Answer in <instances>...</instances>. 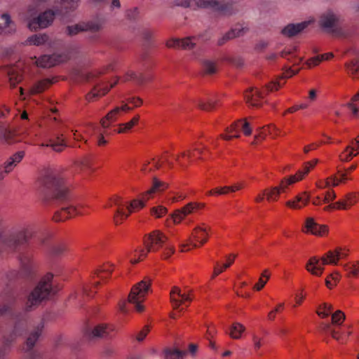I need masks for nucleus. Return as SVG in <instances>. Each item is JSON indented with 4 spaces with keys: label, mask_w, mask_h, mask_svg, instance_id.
Here are the masks:
<instances>
[{
    "label": "nucleus",
    "mask_w": 359,
    "mask_h": 359,
    "mask_svg": "<svg viewBox=\"0 0 359 359\" xmlns=\"http://www.w3.org/2000/svg\"><path fill=\"white\" fill-rule=\"evenodd\" d=\"M42 190L46 200H53L60 206L54 215L56 222H60L83 212L74 203L63 178L53 170H48L41 180Z\"/></svg>",
    "instance_id": "nucleus-1"
},
{
    "label": "nucleus",
    "mask_w": 359,
    "mask_h": 359,
    "mask_svg": "<svg viewBox=\"0 0 359 359\" xmlns=\"http://www.w3.org/2000/svg\"><path fill=\"white\" fill-rule=\"evenodd\" d=\"M101 72H90L86 75V80L93 86L92 90L86 95L88 102H93L98 97L106 95L119 81L116 77L114 82H109L105 77L100 76Z\"/></svg>",
    "instance_id": "nucleus-2"
},
{
    "label": "nucleus",
    "mask_w": 359,
    "mask_h": 359,
    "mask_svg": "<svg viewBox=\"0 0 359 359\" xmlns=\"http://www.w3.org/2000/svg\"><path fill=\"white\" fill-rule=\"evenodd\" d=\"M53 278L52 273H47L30 292L26 302L27 310H32L53 294L51 285Z\"/></svg>",
    "instance_id": "nucleus-3"
},
{
    "label": "nucleus",
    "mask_w": 359,
    "mask_h": 359,
    "mask_svg": "<svg viewBox=\"0 0 359 359\" xmlns=\"http://www.w3.org/2000/svg\"><path fill=\"white\" fill-rule=\"evenodd\" d=\"M37 4L30 5L25 17V20L28 21V27L30 29L36 30L46 28L51 25L55 16V13L53 11L47 10L38 17L33 18L37 12Z\"/></svg>",
    "instance_id": "nucleus-4"
},
{
    "label": "nucleus",
    "mask_w": 359,
    "mask_h": 359,
    "mask_svg": "<svg viewBox=\"0 0 359 359\" xmlns=\"http://www.w3.org/2000/svg\"><path fill=\"white\" fill-rule=\"evenodd\" d=\"M33 230L27 228L13 233H0V250H15L18 245L27 242L32 236Z\"/></svg>",
    "instance_id": "nucleus-5"
},
{
    "label": "nucleus",
    "mask_w": 359,
    "mask_h": 359,
    "mask_svg": "<svg viewBox=\"0 0 359 359\" xmlns=\"http://www.w3.org/2000/svg\"><path fill=\"white\" fill-rule=\"evenodd\" d=\"M168 238L160 231L156 230L145 236L144 244L145 249L140 251L139 259L147 257L149 252H156L162 248Z\"/></svg>",
    "instance_id": "nucleus-6"
},
{
    "label": "nucleus",
    "mask_w": 359,
    "mask_h": 359,
    "mask_svg": "<svg viewBox=\"0 0 359 359\" xmlns=\"http://www.w3.org/2000/svg\"><path fill=\"white\" fill-rule=\"evenodd\" d=\"M150 279L145 278L132 287L130 293L128 295V302L135 305V309L138 312L144 311V306L142 305V302L144 300L150 288Z\"/></svg>",
    "instance_id": "nucleus-7"
},
{
    "label": "nucleus",
    "mask_w": 359,
    "mask_h": 359,
    "mask_svg": "<svg viewBox=\"0 0 359 359\" xmlns=\"http://www.w3.org/2000/svg\"><path fill=\"white\" fill-rule=\"evenodd\" d=\"M197 7L213 8L224 15H231L234 13L233 2L231 0H192Z\"/></svg>",
    "instance_id": "nucleus-8"
},
{
    "label": "nucleus",
    "mask_w": 359,
    "mask_h": 359,
    "mask_svg": "<svg viewBox=\"0 0 359 359\" xmlns=\"http://www.w3.org/2000/svg\"><path fill=\"white\" fill-rule=\"evenodd\" d=\"M318 159H314L311 161L307 162L304 164L302 170H299L296 175H291L287 178H284L281 180L279 186H277L280 189V191H286L287 187L293 183L301 180L304 175H306L311 168H313L318 163Z\"/></svg>",
    "instance_id": "nucleus-9"
},
{
    "label": "nucleus",
    "mask_w": 359,
    "mask_h": 359,
    "mask_svg": "<svg viewBox=\"0 0 359 359\" xmlns=\"http://www.w3.org/2000/svg\"><path fill=\"white\" fill-rule=\"evenodd\" d=\"M43 327V323L41 322L39 323L34 330L29 333L25 344V346L23 348L26 353H28V359H36L39 357V353L36 351H33L32 348L35 345V343L38 340L39 336L41 334Z\"/></svg>",
    "instance_id": "nucleus-10"
},
{
    "label": "nucleus",
    "mask_w": 359,
    "mask_h": 359,
    "mask_svg": "<svg viewBox=\"0 0 359 359\" xmlns=\"http://www.w3.org/2000/svg\"><path fill=\"white\" fill-rule=\"evenodd\" d=\"M133 109V108L128 105L126 102L122 101L121 106L116 107L111 109L104 118L100 120L102 128H109L111 123L116 121L118 118L121 116L123 113L130 111Z\"/></svg>",
    "instance_id": "nucleus-11"
},
{
    "label": "nucleus",
    "mask_w": 359,
    "mask_h": 359,
    "mask_svg": "<svg viewBox=\"0 0 359 359\" xmlns=\"http://www.w3.org/2000/svg\"><path fill=\"white\" fill-rule=\"evenodd\" d=\"M113 205L116 206V210L114 215V222L116 225H119L129 217L127 214L126 206L127 203L124 201L122 197L119 196H114L110 198Z\"/></svg>",
    "instance_id": "nucleus-12"
},
{
    "label": "nucleus",
    "mask_w": 359,
    "mask_h": 359,
    "mask_svg": "<svg viewBox=\"0 0 359 359\" xmlns=\"http://www.w3.org/2000/svg\"><path fill=\"white\" fill-rule=\"evenodd\" d=\"M339 16L332 11L323 13L319 20V25L328 32H334L337 29Z\"/></svg>",
    "instance_id": "nucleus-13"
},
{
    "label": "nucleus",
    "mask_w": 359,
    "mask_h": 359,
    "mask_svg": "<svg viewBox=\"0 0 359 359\" xmlns=\"http://www.w3.org/2000/svg\"><path fill=\"white\" fill-rule=\"evenodd\" d=\"M170 302L174 309H180L181 304L186 302H191V298L189 294L182 293L181 290L177 287H172L170 293Z\"/></svg>",
    "instance_id": "nucleus-14"
},
{
    "label": "nucleus",
    "mask_w": 359,
    "mask_h": 359,
    "mask_svg": "<svg viewBox=\"0 0 359 359\" xmlns=\"http://www.w3.org/2000/svg\"><path fill=\"white\" fill-rule=\"evenodd\" d=\"M196 38L195 36L187 37L183 39H172L167 41L166 46L168 48H182L185 50H191L196 45Z\"/></svg>",
    "instance_id": "nucleus-15"
},
{
    "label": "nucleus",
    "mask_w": 359,
    "mask_h": 359,
    "mask_svg": "<svg viewBox=\"0 0 359 359\" xmlns=\"http://www.w3.org/2000/svg\"><path fill=\"white\" fill-rule=\"evenodd\" d=\"M310 198L311 194L307 191H304L287 201L285 205L291 209L299 210L308 204Z\"/></svg>",
    "instance_id": "nucleus-16"
},
{
    "label": "nucleus",
    "mask_w": 359,
    "mask_h": 359,
    "mask_svg": "<svg viewBox=\"0 0 359 359\" xmlns=\"http://www.w3.org/2000/svg\"><path fill=\"white\" fill-rule=\"evenodd\" d=\"M34 60L37 66L47 68L53 67L57 63L62 62L63 57L62 55L53 54L52 55H44L38 59L35 57Z\"/></svg>",
    "instance_id": "nucleus-17"
},
{
    "label": "nucleus",
    "mask_w": 359,
    "mask_h": 359,
    "mask_svg": "<svg viewBox=\"0 0 359 359\" xmlns=\"http://www.w3.org/2000/svg\"><path fill=\"white\" fill-rule=\"evenodd\" d=\"M305 227L307 232L318 236H323L328 231V228L326 225L318 224L312 217L306 218Z\"/></svg>",
    "instance_id": "nucleus-18"
},
{
    "label": "nucleus",
    "mask_w": 359,
    "mask_h": 359,
    "mask_svg": "<svg viewBox=\"0 0 359 359\" xmlns=\"http://www.w3.org/2000/svg\"><path fill=\"white\" fill-rule=\"evenodd\" d=\"M359 154V139H352L340 155L342 161H348Z\"/></svg>",
    "instance_id": "nucleus-19"
},
{
    "label": "nucleus",
    "mask_w": 359,
    "mask_h": 359,
    "mask_svg": "<svg viewBox=\"0 0 359 359\" xmlns=\"http://www.w3.org/2000/svg\"><path fill=\"white\" fill-rule=\"evenodd\" d=\"M309 25V21H304L297 24H288L282 29V34L287 37L294 36L306 29Z\"/></svg>",
    "instance_id": "nucleus-20"
},
{
    "label": "nucleus",
    "mask_w": 359,
    "mask_h": 359,
    "mask_svg": "<svg viewBox=\"0 0 359 359\" xmlns=\"http://www.w3.org/2000/svg\"><path fill=\"white\" fill-rule=\"evenodd\" d=\"M9 79L11 87L14 88L22 79L21 68L19 65L7 67L5 69Z\"/></svg>",
    "instance_id": "nucleus-21"
},
{
    "label": "nucleus",
    "mask_w": 359,
    "mask_h": 359,
    "mask_svg": "<svg viewBox=\"0 0 359 359\" xmlns=\"http://www.w3.org/2000/svg\"><path fill=\"white\" fill-rule=\"evenodd\" d=\"M196 205L193 203H189L181 209L177 210L172 215V218L175 224L181 222L187 215L193 213L196 210Z\"/></svg>",
    "instance_id": "nucleus-22"
},
{
    "label": "nucleus",
    "mask_w": 359,
    "mask_h": 359,
    "mask_svg": "<svg viewBox=\"0 0 359 359\" xmlns=\"http://www.w3.org/2000/svg\"><path fill=\"white\" fill-rule=\"evenodd\" d=\"M262 97L263 93L256 88H250L245 93V99L247 103L252 107L259 106Z\"/></svg>",
    "instance_id": "nucleus-23"
},
{
    "label": "nucleus",
    "mask_w": 359,
    "mask_h": 359,
    "mask_svg": "<svg viewBox=\"0 0 359 359\" xmlns=\"http://www.w3.org/2000/svg\"><path fill=\"white\" fill-rule=\"evenodd\" d=\"M112 330L105 325H97L87 332L89 339L107 337Z\"/></svg>",
    "instance_id": "nucleus-24"
},
{
    "label": "nucleus",
    "mask_w": 359,
    "mask_h": 359,
    "mask_svg": "<svg viewBox=\"0 0 359 359\" xmlns=\"http://www.w3.org/2000/svg\"><path fill=\"white\" fill-rule=\"evenodd\" d=\"M324 265L320 263V259L316 257H312L306 264V269L313 276H320L324 271Z\"/></svg>",
    "instance_id": "nucleus-25"
},
{
    "label": "nucleus",
    "mask_w": 359,
    "mask_h": 359,
    "mask_svg": "<svg viewBox=\"0 0 359 359\" xmlns=\"http://www.w3.org/2000/svg\"><path fill=\"white\" fill-rule=\"evenodd\" d=\"M62 135H57L55 138H50L48 143H42L41 147H50L56 152H61L67 147L65 140L62 137Z\"/></svg>",
    "instance_id": "nucleus-26"
},
{
    "label": "nucleus",
    "mask_w": 359,
    "mask_h": 359,
    "mask_svg": "<svg viewBox=\"0 0 359 359\" xmlns=\"http://www.w3.org/2000/svg\"><path fill=\"white\" fill-rule=\"evenodd\" d=\"M25 156V152L22 151H18L12 156H11L1 166L4 169L5 173H9L13 168L20 163Z\"/></svg>",
    "instance_id": "nucleus-27"
},
{
    "label": "nucleus",
    "mask_w": 359,
    "mask_h": 359,
    "mask_svg": "<svg viewBox=\"0 0 359 359\" xmlns=\"http://www.w3.org/2000/svg\"><path fill=\"white\" fill-rule=\"evenodd\" d=\"M15 300V294L11 290H6L0 297V316L4 314Z\"/></svg>",
    "instance_id": "nucleus-28"
},
{
    "label": "nucleus",
    "mask_w": 359,
    "mask_h": 359,
    "mask_svg": "<svg viewBox=\"0 0 359 359\" xmlns=\"http://www.w3.org/2000/svg\"><path fill=\"white\" fill-rule=\"evenodd\" d=\"M210 228L203 226H198L194 229L192 236L194 240L199 243L200 245H204L208 241V231Z\"/></svg>",
    "instance_id": "nucleus-29"
},
{
    "label": "nucleus",
    "mask_w": 359,
    "mask_h": 359,
    "mask_svg": "<svg viewBox=\"0 0 359 359\" xmlns=\"http://www.w3.org/2000/svg\"><path fill=\"white\" fill-rule=\"evenodd\" d=\"M24 330L25 326L22 323H16L13 331L8 336L4 337V346H9L17 337L21 336Z\"/></svg>",
    "instance_id": "nucleus-30"
},
{
    "label": "nucleus",
    "mask_w": 359,
    "mask_h": 359,
    "mask_svg": "<svg viewBox=\"0 0 359 359\" xmlns=\"http://www.w3.org/2000/svg\"><path fill=\"white\" fill-rule=\"evenodd\" d=\"M1 19L4 20V25H0V36L4 34H11L15 32V26L11 17L7 13L1 15Z\"/></svg>",
    "instance_id": "nucleus-31"
},
{
    "label": "nucleus",
    "mask_w": 359,
    "mask_h": 359,
    "mask_svg": "<svg viewBox=\"0 0 359 359\" xmlns=\"http://www.w3.org/2000/svg\"><path fill=\"white\" fill-rule=\"evenodd\" d=\"M226 135L222 134L220 137L226 140H230L232 138H238L240 137V120L233 123L229 127L226 128Z\"/></svg>",
    "instance_id": "nucleus-32"
},
{
    "label": "nucleus",
    "mask_w": 359,
    "mask_h": 359,
    "mask_svg": "<svg viewBox=\"0 0 359 359\" xmlns=\"http://www.w3.org/2000/svg\"><path fill=\"white\" fill-rule=\"evenodd\" d=\"M165 187V184L164 183L158 181L156 178H154L152 187L147 191L142 194L140 196V198L139 199L144 201L145 205L146 202L149 199V198L154 193L161 190V188L164 189Z\"/></svg>",
    "instance_id": "nucleus-33"
},
{
    "label": "nucleus",
    "mask_w": 359,
    "mask_h": 359,
    "mask_svg": "<svg viewBox=\"0 0 359 359\" xmlns=\"http://www.w3.org/2000/svg\"><path fill=\"white\" fill-rule=\"evenodd\" d=\"M133 81L137 84H142L145 81V78L142 74L136 73L132 70L128 71L122 78L123 82Z\"/></svg>",
    "instance_id": "nucleus-34"
},
{
    "label": "nucleus",
    "mask_w": 359,
    "mask_h": 359,
    "mask_svg": "<svg viewBox=\"0 0 359 359\" xmlns=\"http://www.w3.org/2000/svg\"><path fill=\"white\" fill-rule=\"evenodd\" d=\"M48 39L46 34H34L29 37L25 42V45L41 46Z\"/></svg>",
    "instance_id": "nucleus-35"
},
{
    "label": "nucleus",
    "mask_w": 359,
    "mask_h": 359,
    "mask_svg": "<svg viewBox=\"0 0 359 359\" xmlns=\"http://www.w3.org/2000/svg\"><path fill=\"white\" fill-rule=\"evenodd\" d=\"M140 119V116H135L130 121L126 123H121L118 126L117 130H114V133H123L129 131L137 123Z\"/></svg>",
    "instance_id": "nucleus-36"
},
{
    "label": "nucleus",
    "mask_w": 359,
    "mask_h": 359,
    "mask_svg": "<svg viewBox=\"0 0 359 359\" xmlns=\"http://www.w3.org/2000/svg\"><path fill=\"white\" fill-rule=\"evenodd\" d=\"M83 24L86 27H84L85 32L90 31L92 32H96L100 31L102 29L103 24H104V21L101 19H97V20L86 22H83Z\"/></svg>",
    "instance_id": "nucleus-37"
},
{
    "label": "nucleus",
    "mask_w": 359,
    "mask_h": 359,
    "mask_svg": "<svg viewBox=\"0 0 359 359\" xmlns=\"http://www.w3.org/2000/svg\"><path fill=\"white\" fill-rule=\"evenodd\" d=\"M244 331L245 327L243 325L239 323H235L230 327L229 334L231 338L237 339L241 337Z\"/></svg>",
    "instance_id": "nucleus-38"
},
{
    "label": "nucleus",
    "mask_w": 359,
    "mask_h": 359,
    "mask_svg": "<svg viewBox=\"0 0 359 359\" xmlns=\"http://www.w3.org/2000/svg\"><path fill=\"white\" fill-rule=\"evenodd\" d=\"M297 51V48H293L291 50H283L281 52L280 55L282 57L286 58L288 60H291L294 65H297L302 61L301 57H297L294 55Z\"/></svg>",
    "instance_id": "nucleus-39"
},
{
    "label": "nucleus",
    "mask_w": 359,
    "mask_h": 359,
    "mask_svg": "<svg viewBox=\"0 0 359 359\" xmlns=\"http://www.w3.org/2000/svg\"><path fill=\"white\" fill-rule=\"evenodd\" d=\"M83 22L66 27L65 34L69 36H75L80 32H85Z\"/></svg>",
    "instance_id": "nucleus-40"
},
{
    "label": "nucleus",
    "mask_w": 359,
    "mask_h": 359,
    "mask_svg": "<svg viewBox=\"0 0 359 359\" xmlns=\"http://www.w3.org/2000/svg\"><path fill=\"white\" fill-rule=\"evenodd\" d=\"M53 81L48 79H43L36 83L31 89L32 93H39L48 88Z\"/></svg>",
    "instance_id": "nucleus-41"
},
{
    "label": "nucleus",
    "mask_w": 359,
    "mask_h": 359,
    "mask_svg": "<svg viewBox=\"0 0 359 359\" xmlns=\"http://www.w3.org/2000/svg\"><path fill=\"white\" fill-rule=\"evenodd\" d=\"M348 73L354 79H359V60H354L347 65Z\"/></svg>",
    "instance_id": "nucleus-42"
},
{
    "label": "nucleus",
    "mask_w": 359,
    "mask_h": 359,
    "mask_svg": "<svg viewBox=\"0 0 359 359\" xmlns=\"http://www.w3.org/2000/svg\"><path fill=\"white\" fill-rule=\"evenodd\" d=\"M186 353L185 351H182L177 348L166 349L165 357V359H183Z\"/></svg>",
    "instance_id": "nucleus-43"
},
{
    "label": "nucleus",
    "mask_w": 359,
    "mask_h": 359,
    "mask_svg": "<svg viewBox=\"0 0 359 359\" xmlns=\"http://www.w3.org/2000/svg\"><path fill=\"white\" fill-rule=\"evenodd\" d=\"M344 269L347 272L348 276H358L359 273V262L348 263L343 265Z\"/></svg>",
    "instance_id": "nucleus-44"
},
{
    "label": "nucleus",
    "mask_w": 359,
    "mask_h": 359,
    "mask_svg": "<svg viewBox=\"0 0 359 359\" xmlns=\"http://www.w3.org/2000/svg\"><path fill=\"white\" fill-rule=\"evenodd\" d=\"M144 207V201L140 199H134L126 206L127 214L129 215L135 210L142 209Z\"/></svg>",
    "instance_id": "nucleus-45"
},
{
    "label": "nucleus",
    "mask_w": 359,
    "mask_h": 359,
    "mask_svg": "<svg viewBox=\"0 0 359 359\" xmlns=\"http://www.w3.org/2000/svg\"><path fill=\"white\" fill-rule=\"evenodd\" d=\"M280 193V189L277 187H271L270 189L264 190V194H266V199L268 201H277Z\"/></svg>",
    "instance_id": "nucleus-46"
},
{
    "label": "nucleus",
    "mask_w": 359,
    "mask_h": 359,
    "mask_svg": "<svg viewBox=\"0 0 359 359\" xmlns=\"http://www.w3.org/2000/svg\"><path fill=\"white\" fill-rule=\"evenodd\" d=\"M203 71L207 74H212L217 72L216 64L209 60H205L203 62Z\"/></svg>",
    "instance_id": "nucleus-47"
},
{
    "label": "nucleus",
    "mask_w": 359,
    "mask_h": 359,
    "mask_svg": "<svg viewBox=\"0 0 359 359\" xmlns=\"http://www.w3.org/2000/svg\"><path fill=\"white\" fill-rule=\"evenodd\" d=\"M235 257H236L235 255H230L228 257V262L224 264L222 266H221L220 269H219L217 267V266H215L214 269V271H213L212 278H214L215 277H216L217 276L220 274L224 270L229 268L231 266V264L233 262Z\"/></svg>",
    "instance_id": "nucleus-48"
},
{
    "label": "nucleus",
    "mask_w": 359,
    "mask_h": 359,
    "mask_svg": "<svg viewBox=\"0 0 359 359\" xmlns=\"http://www.w3.org/2000/svg\"><path fill=\"white\" fill-rule=\"evenodd\" d=\"M217 100L209 99L207 102L199 100L197 103L198 107L205 111H210L215 108Z\"/></svg>",
    "instance_id": "nucleus-49"
},
{
    "label": "nucleus",
    "mask_w": 359,
    "mask_h": 359,
    "mask_svg": "<svg viewBox=\"0 0 359 359\" xmlns=\"http://www.w3.org/2000/svg\"><path fill=\"white\" fill-rule=\"evenodd\" d=\"M278 131L279 130L275 126H269L266 128H263V131L259 135L255 136V140H258L259 137L264 139L267 133L271 135H278Z\"/></svg>",
    "instance_id": "nucleus-50"
},
{
    "label": "nucleus",
    "mask_w": 359,
    "mask_h": 359,
    "mask_svg": "<svg viewBox=\"0 0 359 359\" xmlns=\"http://www.w3.org/2000/svg\"><path fill=\"white\" fill-rule=\"evenodd\" d=\"M245 33V30L243 27H236L232 28L230 31L226 33V35L229 37V40L236 37L243 36Z\"/></svg>",
    "instance_id": "nucleus-51"
},
{
    "label": "nucleus",
    "mask_w": 359,
    "mask_h": 359,
    "mask_svg": "<svg viewBox=\"0 0 359 359\" xmlns=\"http://www.w3.org/2000/svg\"><path fill=\"white\" fill-rule=\"evenodd\" d=\"M90 159L86 156L83 158L80 161H77L75 162V165L81 170L85 171L89 170L90 168Z\"/></svg>",
    "instance_id": "nucleus-52"
},
{
    "label": "nucleus",
    "mask_w": 359,
    "mask_h": 359,
    "mask_svg": "<svg viewBox=\"0 0 359 359\" xmlns=\"http://www.w3.org/2000/svg\"><path fill=\"white\" fill-rule=\"evenodd\" d=\"M345 320V314L340 310L337 311L332 315V322L334 325H340Z\"/></svg>",
    "instance_id": "nucleus-53"
},
{
    "label": "nucleus",
    "mask_w": 359,
    "mask_h": 359,
    "mask_svg": "<svg viewBox=\"0 0 359 359\" xmlns=\"http://www.w3.org/2000/svg\"><path fill=\"white\" fill-rule=\"evenodd\" d=\"M320 309H322L323 311L318 310L316 311L317 314L322 318H326L330 314L333 308L332 305L324 303L321 306H320Z\"/></svg>",
    "instance_id": "nucleus-54"
},
{
    "label": "nucleus",
    "mask_w": 359,
    "mask_h": 359,
    "mask_svg": "<svg viewBox=\"0 0 359 359\" xmlns=\"http://www.w3.org/2000/svg\"><path fill=\"white\" fill-rule=\"evenodd\" d=\"M333 57V55L332 53H327V54H325V55H322L320 57L318 56V57H313L312 59H311L309 62H308V65L311 67V66H315V65H317L319 64V62L321 61V60H329L330 59L331 57Z\"/></svg>",
    "instance_id": "nucleus-55"
},
{
    "label": "nucleus",
    "mask_w": 359,
    "mask_h": 359,
    "mask_svg": "<svg viewBox=\"0 0 359 359\" xmlns=\"http://www.w3.org/2000/svg\"><path fill=\"white\" fill-rule=\"evenodd\" d=\"M67 250V245L65 243H56L51 249V252L55 256H59L63 254Z\"/></svg>",
    "instance_id": "nucleus-56"
},
{
    "label": "nucleus",
    "mask_w": 359,
    "mask_h": 359,
    "mask_svg": "<svg viewBox=\"0 0 359 359\" xmlns=\"http://www.w3.org/2000/svg\"><path fill=\"white\" fill-rule=\"evenodd\" d=\"M167 212V208L161 205L154 207L151 209V214L157 218L163 217Z\"/></svg>",
    "instance_id": "nucleus-57"
},
{
    "label": "nucleus",
    "mask_w": 359,
    "mask_h": 359,
    "mask_svg": "<svg viewBox=\"0 0 359 359\" xmlns=\"http://www.w3.org/2000/svg\"><path fill=\"white\" fill-rule=\"evenodd\" d=\"M339 252H337V248L334 250H330L325 253V256L329 261H333V263H330L332 265H337L339 261Z\"/></svg>",
    "instance_id": "nucleus-58"
},
{
    "label": "nucleus",
    "mask_w": 359,
    "mask_h": 359,
    "mask_svg": "<svg viewBox=\"0 0 359 359\" xmlns=\"http://www.w3.org/2000/svg\"><path fill=\"white\" fill-rule=\"evenodd\" d=\"M20 262L24 273L26 276H28L32 269L31 259L29 257H25L22 258Z\"/></svg>",
    "instance_id": "nucleus-59"
},
{
    "label": "nucleus",
    "mask_w": 359,
    "mask_h": 359,
    "mask_svg": "<svg viewBox=\"0 0 359 359\" xmlns=\"http://www.w3.org/2000/svg\"><path fill=\"white\" fill-rule=\"evenodd\" d=\"M140 11L137 7H134L130 9H128L126 13V15L128 19L130 20H135L139 16Z\"/></svg>",
    "instance_id": "nucleus-60"
},
{
    "label": "nucleus",
    "mask_w": 359,
    "mask_h": 359,
    "mask_svg": "<svg viewBox=\"0 0 359 359\" xmlns=\"http://www.w3.org/2000/svg\"><path fill=\"white\" fill-rule=\"evenodd\" d=\"M1 133L4 138L7 142L10 141L16 135L15 131H13L12 130L6 127L2 128Z\"/></svg>",
    "instance_id": "nucleus-61"
},
{
    "label": "nucleus",
    "mask_w": 359,
    "mask_h": 359,
    "mask_svg": "<svg viewBox=\"0 0 359 359\" xmlns=\"http://www.w3.org/2000/svg\"><path fill=\"white\" fill-rule=\"evenodd\" d=\"M240 130H242L245 135H250L252 132L249 123L245 120H240Z\"/></svg>",
    "instance_id": "nucleus-62"
},
{
    "label": "nucleus",
    "mask_w": 359,
    "mask_h": 359,
    "mask_svg": "<svg viewBox=\"0 0 359 359\" xmlns=\"http://www.w3.org/2000/svg\"><path fill=\"white\" fill-rule=\"evenodd\" d=\"M128 104H132L134 107H138L142 105L143 101L141 98L138 97H131L126 99V101H124Z\"/></svg>",
    "instance_id": "nucleus-63"
},
{
    "label": "nucleus",
    "mask_w": 359,
    "mask_h": 359,
    "mask_svg": "<svg viewBox=\"0 0 359 359\" xmlns=\"http://www.w3.org/2000/svg\"><path fill=\"white\" fill-rule=\"evenodd\" d=\"M331 336L332 338L341 343H344L345 341L344 332H340L339 331H336L335 330H331Z\"/></svg>",
    "instance_id": "nucleus-64"
}]
</instances>
